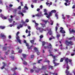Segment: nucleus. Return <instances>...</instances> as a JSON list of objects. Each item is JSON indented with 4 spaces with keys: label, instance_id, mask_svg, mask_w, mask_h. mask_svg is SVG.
Masks as SVG:
<instances>
[{
    "label": "nucleus",
    "instance_id": "nucleus-17",
    "mask_svg": "<svg viewBox=\"0 0 75 75\" xmlns=\"http://www.w3.org/2000/svg\"><path fill=\"white\" fill-rule=\"evenodd\" d=\"M47 34H49V35H52V32L51 30L49 31L47 33Z\"/></svg>",
    "mask_w": 75,
    "mask_h": 75
},
{
    "label": "nucleus",
    "instance_id": "nucleus-48",
    "mask_svg": "<svg viewBox=\"0 0 75 75\" xmlns=\"http://www.w3.org/2000/svg\"><path fill=\"white\" fill-rule=\"evenodd\" d=\"M43 31V29H42L41 30H40V33H42Z\"/></svg>",
    "mask_w": 75,
    "mask_h": 75
},
{
    "label": "nucleus",
    "instance_id": "nucleus-61",
    "mask_svg": "<svg viewBox=\"0 0 75 75\" xmlns=\"http://www.w3.org/2000/svg\"><path fill=\"white\" fill-rule=\"evenodd\" d=\"M40 8H38L37 9V11H40Z\"/></svg>",
    "mask_w": 75,
    "mask_h": 75
},
{
    "label": "nucleus",
    "instance_id": "nucleus-18",
    "mask_svg": "<svg viewBox=\"0 0 75 75\" xmlns=\"http://www.w3.org/2000/svg\"><path fill=\"white\" fill-rule=\"evenodd\" d=\"M52 16V15L51 14H50V13H49V15H47V16H46V17L47 18H49L50 16Z\"/></svg>",
    "mask_w": 75,
    "mask_h": 75
},
{
    "label": "nucleus",
    "instance_id": "nucleus-55",
    "mask_svg": "<svg viewBox=\"0 0 75 75\" xmlns=\"http://www.w3.org/2000/svg\"><path fill=\"white\" fill-rule=\"evenodd\" d=\"M21 11H19V12L18 13V14H21Z\"/></svg>",
    "mask_w": 75,
    "mask_h": 75
},
{
    "label": "nucleus",
    "instance_id": "nucleus-57",
    "mask_svg": "<svg viewBox=\"0 0 75 75\" xmlns=\"http://www.w3.org/2000/svg\"><path fill=\"white\" fill-rule=\"evenodd\" d=\"M31 7L32 8H34V5L33 4H31Z\"/></svg>",
    "mask_w": 75,
    "mask_h": 75
},
{
    "label": "nucleus",
    "instance_id": "nucleus-27",
    "mask_svg": "<svg viewBox=\"0 0 75 75\" xmlns=\"http://www.w3.org/2000/svg\"><path fill=\"white\" fill-rule=\"evenodd\" d=\"M31 58L33 59V58H34V55L33 54V55H31Z\"/></svg>",
    "mask_w": 75,
    "mask_h": 75
},
{
    "label": "nucleus",
    "instance_id": "nucleus-53",
    "mask_svg": "<svg viewBox=\"0 0 75 75\" xmlns=\"http://www.w3.org/2000/svg\"><path fill=\"white\" fill-rule=\"evenodd\" d=\"M45 62H48V63H50V61L49 60H46Z\"/></svg>",
    "mask_w": 75,
    "mask_h": 75
},
{
    "label": "nucleus",
    "instance_id": "nucleus-31",
    "mask_svg": "<svg viewBox=\"0 0 75 75\" xmlns=\"http://www.w3.org/2000/svg\"><path fill=\"white\" fill-rule=\"evenodd\" d=\"M75 52H73V54H71V56H74V55H75Z\"/></svg>",
    "mask_w": 75,
    "mask_h": 75
},
{
    "label": "nucleus",
    "instance_id": "nucleus-33",
    "mask_svg": "<svg viewBox=\"0 0 75 75\" xmlns=\"http://www.w3.org/2000/svg\"><path fill=\"white\" fill-rule=\"evenodd\" d=\"M39 71H40V70H35V72H36V73H38V72H39Z\"/></svg>",
    "mask_w": 75,
    "mask_h": 75
},
{
    "label": "nucleus",
    "instance_id": "nucleus-15",
    "mask_svg": "<svg viewBox=\"0 0 75 75\" xmlns=\"http://www.w3.org/2000/svg\"><path fill=\"white\" fill-rule=\"evenodd\" d=\"M22 56L23 58H26L27 57V55L25 54H22Z\"/></svg>",
    "mask_w": 75,
    "mask_h": 75
},
{
    "label": "nucleus",
    "instance_id": "nucleus-16",
    "mask_svg": "<svg viewBox=\"0 0 75 75\" xmlns=\"http://www.w3.org/2000/svg\"><path fill=\"white\" fill-rule=\"evenodd\" d=\"M67 74V75H72V74L71 73H70V72L69 71V72L65 73Z\"/></svg>",
    "mask_w": 75,
    "mask_h": 75
},
{
    "label": "nucleus",
    "instance_id": "nucleus-7",
    "mask_svg": "<svg viewBox=\"0 0 75 75\" xmlns=\"http://www.w3.org/2000/svg\"><path fill=\"white\" fill-rule=\"evenodd\" d=\"M26 46L28 47L27 48H28V50H30V49H32V47H33V46H31L30 47H29V45L28 43H26Z\"/></svg>",
    "mask_w": 75,
    "mask_h": 75
},
{
    "label": "nucleus",
    "instance_id": "nucleus-5",
    "mask_svg": "<svg viewBox=\"0 0 75 75\" xmlns=\"http://www.w3.org/2000/svg\"><path fill=\"white\" fill-rule=\"evenodd\" d=\"M34 50L37 52V54L38 55H40V52L38 51V50L37 47H34Z\"/></svg>",
    "mask_w": 75,
    "mask_h": 75
},
{
    "label": "nucleus",
    "instance_id": "nucleus-42",
    "mask_svg": "<svg viewBox=\"0 0 75 75\" xmlns=\"http://www.w3.org/2000/svg\"><path fill=\"white\" fill-rule=\"evenodd\" d=\"M50 22H51V25H53V22L52 20H50Z\"/></svg>",
    "mask_w": 75,
    "mask_h": 75
},
{
    "label": "nucleus",
    "instance_id": "nucleus-64",
    "mask_svg": "<svg viewBox=\"0 0 75 75\" xmlns=\"http://www.w3.org/2000/svg\"><path fill=\"white\" fill-rule=\"evenodd\" d=\"M1 59H2L3 60H4V58L3 57H1Z\"/></svg>",
    "mask_w": 75,
    "mask_h": 75
},
{
    "label": "nucleus",
    "instance_id": "nucleus-22",
    "mask_svg": "<svg viewBox=\"0 0 75 75\" xmlns=\"http://www.w3.org/2000/svg\"><path fill=\"white\" fill-rule=\"evenodd\" d=\"M23 64H24V65H26L27 64V62H25V61H24V62H23Z\"/></svg>",
    "mask_w": 75,
    "mask_h": 75
},
{
    "label": "nucleus",
    "instance_id": "nucleus-50",
    "mask_svg": "<svg viewBox=\"0 0 75 75\" xmlns=\"http://www.w3.org/2000/svg\"><path fill=\"white\" fill-rule=\"evenodd\" d=\"M44 74H43L42 75H48V74H46V73L45 72H44Z\"/></svg>",
    "mask_w": 75,
    "mask_h": 75
},
{
    "label": "nucleus",
    "instance_id": "nucleus-45",
    "mask_svg": "<svg viewBox=\"0 0 75 75\" xmlns=\"http://www.w3.org/2000/svg\"><path fill=\"white\" fill-rule=\"evenodd\" d=\"M72 38H73V37H71L69 38V40H72Z\"/></svg>",
    "mask_w": 75,
    "mask_h": 75
},
{
    "label": "nucleus",
    "instance_id": "nucleus-34",
    "mask_svg": "<svg viewBox=\"0 0 75 75\" xmlns=\"http://www.w3.org/2000/svg\"><path fill=\"white\" fill-rule=\"evenodd\" d=\"M8 20L9 21L10 23H11L12 20L11 19L9 18L8 19Z\"/></svg>",
    "mask_w": 75,
    "mask_h": 75
},
{
    "label": "nucleus",
    "instance_id": "nucleus-9",
    "mask_svg": "<svg viewBox=\"0 0 75 75\" xmlns=\"http://www.w3.org/2000/svg\"><path fill=\"white\" fill-rule=\"evenodd\" d=\"M42 69L46 70L47 69V66H43L42 67Z\"/></svg>",
    "mask_w": 75,
    "mask_h": 75
},
{
    "label": "nucleus",
    "instance_id": "nucleus-26",
    "mask_svg": "<svg viewBox=\"0 0 75 75\" xmlns=\"http://www.w3.org/2000/svg\"><path fill=\"white\" fill-rule=\"evenodd\" d=\"M42 61V59L39 60L38 62V63L40 64V61Z\"/></svg>",
    "mask_w": 75,
    "mask_h": 75
},
{
    "label": "nucleus",
    "instance_id": "nucleus-8",
    "mask_svg": "<svg viewBox=\"0 0 75 75\" xmlns=\"http://www.w3.org/2000/svg\"><path fill=\"white\" fill-rule=\"evenodd\" d=\"M57 12V11L56 10H52L51 11V12H49L50 13V14H51L52 15L53 13H55Z\"/></svg>",
    "mask_w": 75,
    "mask_h": 75
},
{
    "label": "nucleus",
    "instance_id": "nucleus-52",
    "mask_svg": "<svg viewBox=\"0 0 75 75\" xmlns=\"http://www.w3.org/2000/svg\"><path fill=\"white\" fill-rule=\"evenodd\" d=\"M14 51H13V50H12V54H14Z\"/></svg>",
    "mask_w": 75,
    "mask_h": 75
},
{
    "label": "nucleus",
    "instance_id": "nucleus-51",
    "mask_svg": "<svg viewBox=\"0 0 75 75\" xmlns=\"http://www.w3.org/2000/svg\"><path fill=\"white\" fill-rule=\"evenodd\" d=\"M53 59H55V60H56V59H55V56H53L52 57Z\"/></svg>",
    "mask_w": 75,
    "mask_h": 75
},
{
    "label": "nucleus",
    "instance_id": "nucleus-60",
    "mask_svg": "<svg viewBox=\"0 0 75 75\" xmlns=\"http://www.w3.org/2000/svg\"><path fill=\"white\" fill-rule=\"evenodd\" d=\"M44 15H48V13L47 12H45L44 14Z\"/></svg>",
    "mask_w": 75,
    "mask_h": 75
},
{
    "label": "nucleus",
    "instance_id": "nucleus-29",
    "mask_svg": "<svg viewBox=\"0 0 75 75\" xmlns=\"http://www.w3.org/2000/svg\"><path fill=\"white\" fill-rule=\"evenodd\" d=\"M30 42H31L32 44H33L34 42V40H30Z\"/></svg>",
    "mask_w": 75,
    "mask_h": 75
},
{
    "label": "nucleus",
    "instance_id": "nucleus-24",
    "mask_svg": "<svg viewBox=\"0 0 75 75\" xmlns=\"http://www.w3.org/2000/svg\"><path fill=\"white\" fill-rule=\"evenodd\" d=\"M42 47H43V46H44V45H45V42H42Z\"/></svg>",
    "mask_w": 75,
    "mask_h": 75
},
{
    "label": "nucleus",
    "instance_id": "nucleus-25",
    "mask_svg": "<svg viewBox=\"0 0 75 75\" xmlns=\"http://www.w3.org/2000/svg\"><path fill=\"white\" fill-rule=\"evenodd\" d=\"M59 64V63H56L55 64H54L55 66H57Z\"/></svg>",
    "mask_w": 75,
    "mask_h": 75
},
{
    "label": "nucleus",
    "instance_id": "nucleus-19",
    "mask_svg": "<svg viewBox=\"0 0 75 75\" xmlns=\"http://www.w3.org/2000/svg\"><path fill=\"white\" fill-rule=\"evenodd\" d=\"M3 51H6V50H7V47H3Z\"/></svg>",
    "mask_w": 75,
    "mask_h": 75
},
{
    "label": "nucleus",
    "instance_id": "nucleus-12",
    "mask_svg": "<svg viewBox=\"0 0 75 75\" xmlns=\"http://www.w3.org/2000/svg\"><path fill=\"white\" fill-rule=\"evenodd\" d=\"M69 32H70V33L72 32V33H75V30L73 29H72L71 31V30H69Z\"/></svg>",
    "mask_w": 75,
    "mask_h": 75
},
{
    "label": "nucleus",
    "instance_id": "nucleus-63",
    "mask_svg": "<svg viewBox=\"0 0 75 75\" xmlns=\"http://www.w3.org/2000/svg\"><path fill=\"white\" fill-rule=\"evenodd\" d=\"M66 3H68V2H69V0H66Z\"/></svg>",
    "mask_w": 75,
    "mask_h": 75
},
{
    "label": "nucleus",
    "instance_id": "nucleus-47",
    "mask_svg": "<svg viewBox=\"0 0 75 75\" xmlns=\"http://www.w3.org/2000/svg\"><path fill=\"white\" fill-rule=\"evenodd\" d=\"M11 58L12 59H13V60H14V56H12V57H11Z\"/></svg>",
    "mask_w": 75,
    "mask_h": 75
},
{
    "label": "nucleus",
    "instance_id": "nucleus-38",
    "mask_svg": "<svg viewBox=\"0 0 75 75\" xmlns=\"http://www.w3.org/2000/svg\"><path fill=\"white\" fill-rule=\"evenodd\" d=\"M33 2V3H37V0H34L32 1Z\"/></svg>",
    "mask_w": 75,
    "mask_h": 75
},
{
    "label": "nucleus",
    "instance_id": "nucleus-4",
    "mask_svg": "<svg viewBox=\"0 0 75 75\" xmlns=\"http://www.w3.org/2000/svg\"><path fill=\"white\" fill-rule=\"evenodd\" d=\"M66 69L65 70V73H67V72H69V71H68V70L69 69L70 67L69 65H68V64H67V66L66 67Z\"/></svg>",
    "mask_w": 75,
    "mask_h": 75
},
{
    "label": "nucleus",
    "instance_id": "nucleus-14",
    "mask_svg": "<svg viewBox=\"0 0 75 75\" xmlns=\"http://www.w3.org/2000/svg\"><path fill=\"white\" fill-rule=\"evenodd\" d=\"M60 32L61 33H65V31L64 30H63L62 29H61Z\"/></svg>",
    "mask_w": 75,
    "mask_h": 75
},
{
    "label": "nucleus",
    "instance_id": "nucleus-41",
    "mask_svg": "<svg viewBox=\"0 0 75 75\" xmlns=\"http://www.w3.org/2000/svg\"><path fill=\"white\" fill-rule=\"evenodd\" d=\"M5 28V27L4 26H1V29H4Z\"/></svg>",
    "mask_w": 75,
    "mask_h": 75
},
{
    "label": "nucleus",
    "instance_id": "nucleus-59",
    "mask_svg": "<svg viewBox=\"0 0 75 75\" xmlns=\"http://www.w3.org/2000/svg\"><path fill=\"white\" fill-rule=\"evenodd\" d=\"M36 16H37V17H39L40 16L39 15V14H38L35 15Z\"/></svg>",
    "mask_w": 75,
    "mask_h": 75
},
{
    "label": "nucleus",
    "instance_id": "nucleus-56",
    "mask_svg": "<svg viewBox=\"0 0 75 75\" xmlns=\"http://www.w3.org/2000/svg\"><path fill=\"white\" fill-rule=\"evenodd\" d=\"M75 8V5H74L72 7V8Z\"/></svg>",
    "mask_w": 75,
    "mask_h": 75
},
{
    "label": "nucleus",
    "instance_id": "nucleus-62",
    "mask_svg": "<svg viewBox=\"0 0 75 75\" xmlns=\"http://www.w3.org/2000/svg\"><path fill=\"white\" fill-rule=\"evenodd\" d=\"M28 29H29V30H30L31 29V27H30V26H28Z\"/></svg>",
    "mask_w": 75,
    "mask_h": 75
},
{
    "label": "nucleus",
    "instance_id": "nucleus-35",
    "mask_svg": "<svg viewBox=\"0 0 75 75\" xmlns=\"http://www.w3.org/2000/svg\"><path fill=\"white\" fill-rule=\"evenodd\" d=\"M21 6H19L18 7V9L19 10H21Z\"/></svg>",
    "mask_w": 75,
    "mask_h": 75
},
{
    "label": "nucleus",
    "instance_id": "nucleus-28",
    "mask_svg": "<svg viewBox=\"0 0 75 75\" xmlns=\"http://www.w3.org/2000/svg\"><path fill=\"white\" fill-rule=\"evenodd\" d=\"M22 50L21 49V50H19V51H18V52L19 53H21V52H22Z\"/></svg>",
    "mask_w": 75,
    "mask_h": 75
},
{
    "label": "nucleus",
    "instance_id": "nucleus-54",
    "mask_svg": "<svg viewBox=\"0 0 75 75\" xmlns=\"http://www.w3.org/2000/svg\"><path fill=\"white\" fill-rule=\"evenodd\" d=\"M24 43H25V44H26L27 43V42H26V40H25L23 41Z\"/></svg>",
    "mask_w": 75,
    "mask_h": 75
},
{
    "label": "nucleus",
    "instance_id": "nucleus-13",
    "mask_svg": "<svg viewBox=\"0 0 75 75\" xmlns=\"http://www.w3.org/2000/svg\"><path fill=\"white\" fill-rule=\"evenodd\" d=\"M64 58H65V57L61 58L60 61V62H63L64 61Z\"/></svg>",
    "mask_w": 75,
    "mask_h": 75
},
{
    "label": "nucleus",
    "instance_id": "nucleus-11",
    "mask_svg": "<svg viewBox=\"0 0 75 75\" xmlns=\"http://www.w3.org/2000/svg\"><path fill=\"white\" fill-rule=\"evenodd\" d=\"M42 21H43L44 23H45V24H47V23H49V22L48 21V20L45 21V20H42Z\"/></svg>",
    "mask_w": 75,
    "mask_h": 75
},
{
    "label": "nucleus",
    "instance_id": "nucleus-1",
    "mask_svg": "<svg viewBox=\"0 0 75 75\" xmlns=\"http://www.w3.org/2000/svg\"><path fill=\"white\" fill-rule=\"evenodd\" d=\"M44 49H47V48L49 49L48 52H49L50 53H51V51H52L53 50L52 47V45L50 43L48 45V46H44Z\"/></svg>",
    "mask_w": 75,
    "mask_h": 75
},
{
    "label": "nucleus",
    "instance_id": "nucleus-43",
    "mask_svg": "<svg viewBox=\"0 0 75 75\" xmlns=\"http://www.w3.org/2000/svg\"><path fill=\"white\" fill-rule=\"evenodd\" d=\"M0 17H1L2 18H3V17H4V16H3V15L1 14Z\"/></svg>",
    "mask_w": 75,
    "mask_h": 75
},
{
    "label": "nucleus",
    "instance_id": "nucleus-49",
    "mask_svg": "<svg viewBox=\"0 0 75 75\" xmlns=\"http://www.w3.org/2000/svg\"><path fill=\"white\" fill-rule=\"evenodd\" d=\"M68 61L69 62H72V60L71 59H68Z\"/></svg>",
    "mask_w": 75,
    "mask_h": 75
},
{
    "label": "nucleus",
    "instance_id": "nucleus-6",
    "mask_svg": "<svg viewBox=\"0 0 75 75\" xmlns=\"http://www.w3.org/2000/svg\"><path fill=\"white\" fill-rule=\"evenodd\" d=\"M2 63L4 64L3 66L2 67H1V69H3L5 67H6L7 65V64H6L4 62H3Z\"/></svg>",
    "mask_w": 75,
    "mask_h": 75
},
{
    "label": "nucleus",
    "instance_id": "nucleus-30",
    "mask_svg": "<svg viewBox=\"0 0 75 75\" xmlns=\"http://www.w3.org/2000/svg\"><path fill=\"white\" fill-rule=\"evenodd\" d=\"M59 37H60V35L57 34V38H59Z\"/></svg>",
    "mask_w": 75,
    "mask_h": 75
},
{
    "label": "nucleus",
    "instance_id": "nucleus-20",
    "mask_svg": "<svg viewBox=\"0 0 75 75\" xmlns=\"http://www.w3.org/2000/svg\"><path fill=\"white\" fill-rule=\"evenodd\" d=\"M2 37H3L4 39V38H6V37L5 35H1Z\"/></svg>",
    "mask_w": 75,
    "mask_h": 75
},
{
    "label": "nucleus",
    "instance_id": "nucleus-21",
    "mask_svg": "<svg viewBox=\"0 0 75 75\" xmlns=\"http://www.w3.org/2000/svg\"><path fill=\"white\" fill-rule=\"evenodd\" d=\"M55 16L57 17V19H58V15L57 13H56L55 14Z\"/></svg>",
    "mask_w": 75,
    "mask_h": 75
},
{
    "label": "nucleus",
    "instance_id": "nucleus-44",
    "mask_svg": "<svg viewBox=\"0 0 75 75\" xmlns=\"http://www.w3.org/2000/svg\"><path fill=\"white\" fill-rule=\"evenodd\" d=\"M56 28V32H57V30H58V27H57V26H56L55 28Z\"/></svg>",
    "mask_w": 75,
    "mask_h": 75
},
{
    "label": "nucleus",
    "instance_id": "nucleus-10",
    "mask_svg": "<svg viewBox=\"0 0 75 75\" xmlns=\"http://www.w3.org/2000/svg\"><path fill=\"white\" fill-rule=\"evenodd\" d=\"M68 58H66L65 59V61L67 63V64H68Z\"/></svg>",
    "mask_w": 75,
    "mask_h": 75
},
{
    "label": "nucleus",
    "instance_id": "nucleus-36",
    "mask_svg": "<svg viewBox=\"0 0 75 75\" xmlns=\"http://www.w3.org/2000/svg\"><path fill=\"white\" fill-rule=\"evenodd\" d=\"M20 3H21V6H23V2H20Z\"/></svg>",
    "mask_w": 75,
    "mask_h": 75
},
{
    "label": "nucleus",
    "instance_id": "nucleus-58",
    "mask_svg": "<svg viewBox=\"0 0 75 75\" xmlns=\"http://www.w3.org/2000/svg\"><path fill=\"white\" fill-rule=\"evenodd\" d=\"M40 8H41V9H42V5H41L40 6Z\"/></svg>",
    "mask_w": 75,
    "mask_h": 75
},
{
    "label": "nucleus",
    "instance_id": "nucleus-40",
    "mask_svg": "<svg viewBox=\"0 0 75 75\" xmlns=\"http://www.w3.org/2000/svg\"><path fill=\"white\" fill-rule=\"evenodd\" d=\"M24 8H25L26 10H28V8L27 6H24Z\"/></svg>",
    "mask_w": 75,
    "mask_h": 75
},
{
    "label": "nucleus",
    "instance_id": "nucleus-23",
    "mask_svg": "<svg viewBox=\"0 0 75 75\" xmlns=\"http://www.w3.org/2000/svg\"><path fill=\"white\" fill-rule=\"evenodd\" d=\"M34 70L32 69H30V72L31 73H33L34 72Z\"/></svg>",
    "mask_w": 75,
    "mask_h": 75
},
{
    "label": "nucleus",
    "instance_id": "nucleus-3",
    "mask_svg": "<svg viewBox=\"0 0 75 75\" xmlns=\"http://www.w3.org/2000/svg\"><path fill=\"white\" fill-rule=\"evenodd\" d=\"M65 44H66V45H67V46H69V45H74V43L72 41H69L68 40H66Z\"/></svg>",
    "mask_w": 75,
    "mask_h": 75
},
{
    "label": "nucleus",
    "instance_id": "nucleus-32",
    "mask_svg": "<svg viewBox=\"0 0 75 75\" xmlns=\"http://www.w3.org/2000/svg\"><path fill=\"white\" fill-rule=\"evenodd\" d=\"M44 12H45V13H47V10L46 9H45L44 10Z\"/></svg>",
    "mask_w": 75,
    "mask_h": 75
},
{
    "label": "nucleus",
    "instance_id": "nucleus-2",
    "mask_svg": "<svg viewBox=\"0 0 75 75\" xmlns=\"http://www.w3.org/2000/svg\"><path fill=\"white\" fill-rule=\"evenodd\" d=\"M20 34V32H19V31H18L17 33L16 34V38L17 40V41H18V42H19L20 44H22V43L21 42V40L20 39V37H19V36H18V34Z\"/></svg>",
    "mask_w": 75,
    "mask_h": 75
},
{
    "label": "nucleus",
    "instance_id": "nucleus-46",
    "mask_svg": "<svg viewBox=\"0 0 75 75\" xmlns=\"http://www.w3.org/2000/svg\"><path fill=\"white\" fill-rule=\"evenodd\" d=\"M55 59H54L53 60V64H55L56 63H55Z\"/></svg>",
    "mask_w": 75,
    "mask_h": 75
},
{
    "label": "nucleus",
    "instance_id": "nucleus-37",
    "mask_svg": "<svg viewBox=\"0 0 75 75\" xmlns=\"http://www.w3.org/2000/svg\"><path fill=\"white\" fill-rule=\"evenodd\" d=\"M43 37H44V36H43V35H41L40 36V38H43Z\"/></svg>",
    "mask_w": 75,
    "mask_h": 75
},
{
    "label": "nucleus",
    "instance_id": "nucleus-39",
    "mask_svg": "<svg viewBox=\"0 0 75 75\" xmlns=\"http://www.w3.org/2000/svg\"><path fill=\"white\" fill-rule=\"evenodd\" d=\"M28 22H29V20L28 19H26L25 20V22L28 23Z\"/></svg>",
    "mask_w": 75,
    "mask_h": 75
}]
</instances>
